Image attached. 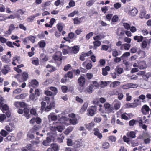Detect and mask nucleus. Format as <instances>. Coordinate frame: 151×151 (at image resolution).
Masks as SVG:
<instances>
[{"label":"nucleus","instance_id":"nucleus-1","mask_svg":"<svg viewBox=\"0 0 151 151\" xmlns=\"http://www.w3.org/2000/svg\"><path fill=\"white\" fill-rule=\"evenodd\" d=\"M79 49L80 47L78 45H75L71 47L68 46L63 49L62 52L64 55L67 54H76L78 52Z\"/></svg>","mask_w":151,"mask_h":151},{"label":"nucleus","instance_id":"nucleus-2","mask_svg":"<svg viewBox=\"0 0 151 151\" xmlns=\"http://www.w3.org/2000/svg\"><path fill=\"white\" fill-rule=\"evenodd\" d=\"M29 109L27 107L24 108L23 109L19 108L17 110V113L21 114L24 113V116L27 119H29L31 117L30 115L29 114Z\"/></svg>","mask_w":151,"mask_h":151},{"label":"nucleus","instance_id":"nucleus-3","mask_svg":"<svg viewBox=\"0 0 151 151\" xmlns=\"http://www.w3.org/2000/svg\"><path fill=\"white\" fill-rule=\"evenodd\" d=\"M95 85H119L120 83L119 81H115L113 82H112L111 81H101V83L99 84L97 83V82L96 81H93L92 82Z\"/></svg>","mask_w":151,"mask_h":151},{"label":"nucleus","instance_id":"nucleus-4","mask_svg":"<svg viewBox=\"0 0 151 151\" xmlns=\"http://www.w3.org/2000/svg\"><path fill=\"white\" fill-rule=\"evenodd\" d=\"M97 108L95 106H91L88 108L87 110V114L88 116H92L96 113Z\"/></svg>","mask_w":151,"mask_h":151},{"label":"nucleus","instance_id":"nucleus-5","mask_svg":"<svg viewBox=\"0 0 151 151\" xmlns=\"http://www.w3.org/2000/svg\"><path fill=\"white\" fill-rule=\"evenodd\" d=\"M45 99L46 101L47 104H49V105L52 108V109H54L55 107V104L54 100V97H52V100L50 101V98L48 97H45Z\"/></svg>","mask_w":151,"mask_h":151},{"label":"nucleus","instance_id":"nucleus-6","mask_svg":"<svg viewBox=\"0 0 151 151\" xmlns=\"http://www.w3.org/2000/svg\"><path fill=\"white\" fill-rule=\"evenodd\" d=\"M28 76V74L25 72H24L22 74L21 78H22V80L20 81L19 79L18 80L19 82H23V83L21 84V85H26V83L23 82V81L27 80V78Z\"/></svg>","mask_w":151,"mask_h":151},{"label":"nucleus","instance_id":"nucleus-7","mask_svg":"<svg viewBox=\"0 0 151 151\" xmlns=\"http://www.w3.org/2000/svg\"><path fill=\"white\" fill-rule=\"evenodd\" d=\"M54 59L55 60L61 61L62 60L61 52L59 51L57 52L54 55Z\"/></svg>","mask_w":151,"mask_h":151},{"label":"nucleus","instance_id":"nucleus-8","mask_svg":"<svg viewBox=\"0 0 151 151\" xmlns=\"http://www.w3.org/2000/svg\"><path fill=\"white\" fill-rule=\"evenodd\" d=\"M14 127V124L12 123H10L9 125H7L5 126V128L7 131L11 132L13 130Z\"/></svg>","mask_w":151,"mask_h":151},{"label":"nucleus","instance_id":"nucleus-9","mask_svg":"<svg viewBox=\"0 0 151 151\" xmlns=\"http://www.w3.org/2000/svg\"><path fill=\"white\" fill-rule=\"evenodd\" d=\"M62 91L64 93H65L68 91H72L73 90V88L72 87L69 88L65 86H62L61 87Z\"/></svg>","mask_w":151,"mask_h":151},{"label":"nucleus","instance_id":"nucleus-10","mask_svg":"<svg viewBox=\"0 0 151 151\" xmlns=\"http://www.w3.org/2000/svg\"><path fill=\"white\" fill-rule=\"evenodd\" d=\"M141 110L142 113L144 114H146L147 113H148L150 108L148 106L146 105H144L142 107Z\"/></svg>","mask_w":151,"mask_h":151},{"label":"nucleus","instance_id":"nucleus-11","mask_svg":"<svg viewBox=\"0 0 151 151\" xmlns=\"http://www.w3.org/2000/svg\"><path fill=\"white\" fill-rule=\"evenodd\" d=\"M40 128V127L39 125H35L33 126L32 127L30 130V132L32 133H34Z\"/></svg>","mask_w":151,"mask_h":151},{"label":"nucleus","instance_id":"nucleus-12","mask_svg":"<svg viewBox=\"0 0 151 151\" xmlns=\"http://www.w3.org/2000/svg\"><path fill=\"white\" fill-rule=\"evenodd\" d=\"M138 10L137 9L134 8L132 10H129V14L132 16H135L138 13Z\"/></svg>","mask_w":151,"mask_h":151},{"label":"nucleus","instance_id":"nucleus-13","mask_svg":"<svg viewBox=\"0 0 151 151\" xmlns=\"http://www.w3.org/2000/svg\"><path fill=\"white\" fill-rule=\"evenodd\" d=\"M94 134L97 136L98 138L101 139L102 137V134L99 132V130L98 129H94Z\"/></svg>","mask_w":151,"mask_h":151},{"label":"nucleus","instance_id":"nucleus-14","mask_svg":"<svg viewBox=\"0 0 151 151\" xmlns=\"http://www.w3.org/2000/svg\"><path fill=\"white\" fill-rule=\"evenodd\" d=\"M0 109L3 111H6L8 110L9 108L6 104L0 102Z\"/></svg>","mask_w":151,"mask_h":151},{"label":"nucleus","instance_id":"nucleus-15","mask_svg":"<svg viewBox=\"0 0 151 151\" xmlns=\"http://www.w3.org/2000/svg\"><path fill=\"white\" fill-rule=\"evenodd\" d=\"M94 86L96 87H97V86ZM94 86H89L87 87L86 88V91H85V92L88 93H92L93 91V88Z\"/></svg>","mask_w":151,"mask_h":151},{"label":"nucleus","instance_id":"nucleus-16","mask_svg":"<svg viewBox=\"0 0 151 151\" xmlns=\"http://www.w3.org/2000/svg\"><path fill=\"white\" fill-rule=\"evenodd\" d=\"M88 103L86 102H85L82 106L81 108V109L80 110V112L81 113H83L87 109L88 107Z\"/></svg>","mask_w":151,"mask_h":151},{"label":"nucleus","instance_id":"nucleus-17","mask_svg":"<svg viewBox=\"0 0 151 151\" xmlns=\"http://www.w3.org/2000/svg\"><path fill=\"white\" fill-rule=\"evenodd\" d=\"M24 11H23L22 10L20 9L18 10L16 13L15 14V15L16 17L19 18L20 16L22 15L24 13Z\"/></svg>","mask_w":151,"mask_h":151},{"label":"nucleus","instance_id":"nucleus-18","mask_svg":"<svg viewBox=\"0 0 151 151\" xmlns=\"http://www.w3.org/2000/svg\"><path fill=\"white\" fill-rule=\"evenodd\" d=\"M127 136L128 137L134 138L136 137V133L134 131H130L127 133Z\"/></svg>","mask_w":151,"mask_h":151},{"label":"nucleus","instance_id":"nucleus-19","mask_svg":"<svg viewBox=\"0 0 151 151\" xmlns=\"http://www.w3.org/2000/svg\"><path fill=\"white\" fill-rule=\"evenodd\" d=\"M110 69L109 67L106 66L105 68H102V74L103 75L105 76L108 74V71H109Z\"/></svg>","mask_w":151,"mask_h":151},{"label":"nucleus","instance_id":"nucleus-20","mask_svg":"<svg viewBox=\"0 0 151 151\" xmlns=\"http://www.w3.org/2000/svg\"><path fill=\"white\" fill-rule=\"evenodd\" d=\"M142 9H141L140 12L139 14V17L141 18H143L145 17L146 13V12L145 8L142 6Z\"/></svg>","mask_w":151,"mask_h":151},{"label":"nucleus","instance_id":"nucleus-21","mask_svg":"<svg viewBox=\"0 0 151 151\" xmlns=\"http://www.w3.org/2000/svg\"><path fill=\"white\" fill-rule=\"evenodd\" d=\"M104 107H105V110H108L109 112H111L112 111V109L110 106V105L109 103L105 104L104 105Z\"/></svg>","mask_w":151,"mask_h":151},{"label":"nucleus","instance_id":"nucleus-22","mask_svg":"<svg viewBox=\"0 0 151 151\" xmlns=\"http://www.w3.org/2000/svg\"><path fill=\"white\" fill-rule=\"evenodd\" d=\"M105 35L104 34H99L98 35L93 37V39L95 40H101L104 38Z\"/></svg>","mask_w":151,"mask_h":151},{"label":"nucleus","instance_id":"nucleus-23","mask_svg":"<svg viewBox=\"0 0 151 151\" xmlns=\"http://www.w3.org/2000/svg\"><path fill=\"white\" fill-rule=\"evenodd\" d=\"M143 39V37L142 36H135L134 37V39L135 40H137V42H141Z\"/></svg>","mask_w":151,"mask_h":151},{"label":"nucleus","instance_id":"nucleus-24","mask_svg":"<svg viewBox=\"0 0 151 151\" xmlns=\"http://www.w3.org/2000/svg\"><path fill=\"white\" fill-rule=\"evenodd\" d=\"M85 82V79L83 77L81 76L78 78V82L80 85H84Z\"/></svg>","mask_w":151,"mask_h":151},{"label":"nucleus","instance_id":"nucleus-25","mask_svg":"<svg viewBox=\"0 0 151 151\" xmlns=\"http://www.w3.org/2000/svg\"><path fill=\"white\" fill-rule=\"evenodd\" d=\"M51 148L52 149L53 151H58L59 150V147L56 144H52L51 145Z\"/></svg>","mask_w":151,"mask_h":151},{"label":"nucleus","instance_id":"nucleus-26","mask_svg":"<svg viewBox=\"0 0 151 151\" xmlns=\"http://www.w3.org/2000/svg\"><path fill=\"white\" fill-rule=\"evenodd\" d=\"M93 43L94 45V48L95 49H96L97 47L100 46L101 44V42L98 40H96L95 41L93 42Z\"/></svg>","mask_w":151,"mask_h":151},{"label":"nucleus","instance_id":"nucleus-27","mask_svg":"<svg viewBox=\"0 0 151 151\" xmlns=\"http://www.w3.org/2000/svg\"><path fill=\"white\" fill-rule=\"evenodd\" d=\"M27 96L25 93L21 94L16 96L15 98L18 99H24Z\"/></svg>","mask_w":151,"mask_h":151},{"label":"nucleus","instance_id":"nucleus-28","mask_svg":"<svg viewBox=\"0 0 151 151\" xmlns=\"http://www.w3.org/2000/svg\"><path fill=\"white\" fill-rule=\"evenodd\" d=\"M143 78L145 81H147L149 77H151V73L149 72L142 76Z\"/></svg>","mask_w":151,"mask_h":151},{"label":"nucleus","instance_id":"nucleus-29","mask_svg":"<svg viewBox=\"0 0 151 151\" xmlns=\"http://www.w3.org/2000/svg\"><path fill=\"white\" fill-rule=\"evenodd\" d=\"M46 68L48 69V70L50 72H53L55 70V67L49 64L46 66Z\"/></svg>","mask_w":151,"mask_h":151},{"label":"nucleus","instance_id":"nucleus-30","mask_svg":"<svg viewBox=\"0 0 151 151\" xmlns=\"http://www.w3.org/2000/svg\"><path fill=\"white\" fill-rule=\"evenodd\" d=\"M69 121L70 124L73 125H76L78 123L76 118L70 119L69 120Z\"/></svg>","mask_w":151,"mask_h":151},{"label":"nucleus","instance_id":"nucleus-31","mask_svg":"<svg viewBox=\"0 0 151 151\" xmlns=\"http://www.w3.org/2000/svg\"><path fill=\"white\" fill-rule=\"evenodd\" d=\"M84 19L83 17H81L79 19H78V18L74 19V24H79L82 22V21H81V19Z\"/></svg>","mask_w":151,"mask_h":151},{"label":"nucleus","instance_id":"nucleus-32","mask_svg":"<svg viewBox=\"0 0 151 151\" xmlns=\"http://www.w3.org/2000/svg\"><path fill=\"white\" fill-rule=\"evenodd\" d=\"M81 142L79 141H76L74 142L73 147L75 148H78L81 146Z\"/></svg>","mask_w":151,"mask_h":151},{"label":"nucleus","instance_id":"nucleus-33","mask_svg":"<svg viewBox=\"0 0 151 151\" xmlns=\"http://www.w3.org/2000/svg\"><path fill=\"white\" fill-rule=\"evenodd\" d=\"M65 76L67 78L72 79L73 77V74L71 71H68L67 73L65 75Z\"/></svg>","mask_w":151,"mask_h":151},{"label":"nucleus","instance_id":"nucleus-34","mask_svg":"<svg viewBox=\"0 0 151 151\" xmlns=\"http://www.w3.org/2000/svg\"><path fill=\"white\" fill-rule=\"evenodd\" d=\"M94 124L92 122L89 123L88 124L86 125V128L89 130H90L94 126Z\"/></svg>","mask_w":151,"mask_h":151},{"label":"nucleus","instance_id":"nucleus-35","mask_svg":"<svg viewBox=\"0 0 151 151\" xmlns=\"http://www.w3.org/2000/svg\"><path fill=\"white\" fill-rule=\"evenodd\" d=\"M109 146V144L107 142H104L102 144V147L104 149H108Z\"/></svg>","mask_w":151,"mask_h":151},{"label":"nucleus","instance_id":"nucleus-36","mask_svg":"<svg viewBox=\"0 0 151 151\" xmlns=\"http://www.w3.org/2000/svg\"><path fill=\"white\" fill-rule=\"evenodd\" d=\"M118 17L116 15H115L112 17L111 20V24H113V22H117L118 20Z\"/></svg>","mask_w":151,"mask_h":151},{"label":"nucleus","instance_id":"nucleus-37","mask_svg":"<svg viewBox=\"0 0 151 151\" xmlns=\"http://www.w3.org/2000/svg\"><path fill=\"white\" fill-rule=\"evenodd\" d=\"M0 134L4 137H5L8 135V133L5 130L2 129L0 132Z\"/></svg>","mask_w":151,"mask_h":151},{"label":"nucleus","instance_id":"nucleus-38","mask_svg":"<svg viewBox=\"0 0 151 151\" xmlns=\"http://www.w3.org/2000/svg\"><path fill=\"white\" fill-rule=\"evenodd\" d=\"M38 44L39 45V47L40 48H43L45 46V42L43 40H41L38 43Z\"/></svg>","mask_w":151,"mask_h":151},{"label":"nucleus","instance_id":"nucleus-39","mask_svg":"<svg viewBox=\"0 0 151 151\" xmlns=\"http://www.w3.org/2000/svg\"><path fill=\"white\" fill-rule=\"evenodd\" d=\"M127 114L126 113H124L121 114V118L122 119H124L126 120H128L129 119L127 116L126 114Z\"/></svg>","mask_w":151,"mask_h":151},{"label":"nucleus","instance_id":"nucleus-40","mask_svg":"<svg viewBox=\"0 0 151 151\" xmlns=\"http://www.w3.org/2000/svg\"><path fill=\"white\" fill-rule=\"evenodd\" d=\"M116 140V138L114 136H110L109 137L108 140L111 141L112 142H115Z\"/></svg>","mask_w":151,"mask_h":151},{"label":"nucleus","instance_id":"nucleus-41","mask_svg":"<svg viewBox=\"0 0 151 151\" xmlns=\"http://www.w3.org/2000/svg\"><path fill=\"white\" fill-rule=\"evenodd\" d=\"M117 35L118 36H123L124 35V32L122 30L118 29Z\"/></svg>","mask_w":151,"mask_h":151},{"label":"nucleus","instance_id":"nucleus-42","mask_svg":"<svg viewBox=\"0 0 151 151\" xmlns=\"http://www.w3.org/2000/svg\"><path fill=\"white\" fill-rule=\"evenodd\" d=\"M95 2V1L94 0H90L87 2L86 4L87 6L90 7Z\"/></svg>","mask_w":151,"mask_h":151},{"label":"nucleus","instance_id":"nucleus-43","mask_svg":"<svg viewBox=\"0 0 151 151\" xmlns=\"http://www.w3.org/2000/svg\"><path fill=\"white\" fill-rule=\"evenodd\" d=\"M137 121V120L134 119H132L129 122V125L130 126H133L135 124Z\"/></svg>","mask_w":151,"mask_h":151},{"label":"nucleus","instance_id":"nucleus-44","mask_svg":"<svg viewBox=\"0 0 151 151\" xmlns=\"http://www.w3.org/2000/svg\"><path fill=\"white\" fill-rule=\"evenodd\" d=\"M50 89L54 92L53 94L54 95H55L58 92L57 88L54 87H50Z\"/></svg>","mask_w":151,"mask_h":151},{"label":"nucleus","instance_id":"nucleus-45","mask_svg":"<svg viewBox=\"0 0 151 151\" xmlns=\"http://www.w3.org/2000/svg\"><path fill=\"white\" fill-rule=\"evenodd\" d=\"M6 116L4 114H0V122H2L6 119Z\"/></svg>","mask_w":151,"mask_h":151},{"label":"nucleus","instance_id":"nucleus-46","mask_svg":"<svg viewBox=\"0 0 151 151\" xmlns=\"http://www.w3.org/2000/svg\"><path fill=\"white\" fill-rule=\"evenodd\" d=\"M49 117L50 118V119L52 121H55L57 120V116L52 114H50L49 116Z\"/></svg>","mask_w":151,"mask_h":151},{"label":"nucleus","instance_id":"nucleus-47","mask_svg":"<svg viewBox=\"0 0 151 151\" xmlns=\"http://www.w3.org/2000/svg\"><path fill=\"white\" fill-rule=\"evenodd\" d=\"M41 107L40 110L41 111H43L45 110V106H46V103L45 102L42 101L41 102Z\"/></svg>","mask_w":151,"mask_h":151},{"label":"nucleus","instance_id":"nucleus-48","mask_svg":"<svg viewBox=\"0 0 151 151\" xmlns=\"http://www.w3.org/2000/svg\"><path fill=\"white\" fill-rule=\"evenodd\" d=\"M85 86H80L79 87V90L80 92H82L83 91L85 92L86 91V88Z\"/></svg>","mask_w":151,"mask_h":151},{"label":"nucleus","instance_id":"nucleus-49","mask_svg":"<svg viewBox=\"0 0 151 151\" xmlns=\"http://www.w3.org/2000/svg\"><path fill=\"white\" fill-rule=\"evenodd\" d=\"M67 144L68 146H72L73 145V141L70 139H67Z\"/></svg>","mask_w":151,"mask_h":151},{"label":"nucleus","instance_id":"nucleus-50","mask_svg":"<svg viewBox=\"0 0 151 151\" xmlns=\"http://www.w3.org/2000/svg\"><path fill=\"white\" fill-rule=\"evenodd\" d=\"M57 27L58 30L60 32H61L63 30V27L62 24L58 23L57 24Z\"/></svg>","mask_w":151,"mask_h":151},{"label":"nucleus","instance_id":"nucleus-51","mask_svg":"<svg viewBox=\"0 0 151 151\" xmlns=\"http://www.w3.org/2000/svg\"><path fill=\"white\" fill-rule=\"evenodd\" d=\"M28 106V105L25 102H20V107L21 108H25Z\"/></svg>","mask_w":151,"mask_h":151},{"label":"nucleus","instance_id":"nucleus-52","mask_svg":"<svg viewBox=\"0 0 151 151\" xmlns=\"http://www.w3.org/2000/svg\"><path fill=\"white\" fill-rule=\"evenodd\" d=\"M7 19L6 17L2 14H0V21H5Z\"/></svg>","mask_w":151,"mask_h":151},{"label":"nucleus","instance_id":"nucleus-53","mask_svg":"<svg viewBox=\"0 0 151 151\" xmlns=\"http://www.w3.org/2000/svg\"><path fill=\"white\" fill-rule=\"evenodd\" d=\"M30 83V85H37L38 84V82L36 80L33 79L31 81V82H29Z\"/></svg>","mask_w":151,"mask_h":151},{"label":"nucleus","instance_id":"nucleus-54","mask_svg":"<svg viewBox=\"0 0 151 151\" xmlns=\"http://www.w3.org/2000/svg\"><path fill=\"white\" fill-rule=\"evenodd\" d=\"M35 122L37 124H40L42 122V119L39 117H37L35 118Z\"/></svg>","mask_w":151,"mask_h":151},{"label":"nucleus","instance_id":"nucleus-55","mask_svg":"<svg viewBox=\"0 0 151 151\" xmlns=\"http://www.w3.org/2000/svg\"><path fill=\"white\" fill-rule=\"evenodd\" d=\"M112 55L114 57H116L119 55L118 52L116 50L114 49L112 50Z\"/></svg>","mask_w":151,"mask_h":151},{"label":"nucleus","instance_id":"nucleus-56","mask_svg":"<svg viewBox=\"0 0 151 151\" xmlns=\"http://www.w3.org/2000/svg\"><path fill=\"white\" fill-rule=\"evenodd\" d=\"M55 130H57L59 132H61L63 130V129L60 126H58L55 127Z\"/></svg>","mask_w":151,"mask_h":151},{"label":"nucleus","instance_id":"nucleus-57","mask_svg":"<svg viewBox=\"0 0 151 151\" xmlns=\"http://www.w3.org/2000/svg\"><path fill=\"white\" fill-rule=\"evenodd\" d=\"M130 55V53L129 52H127L124 53L121 56V58H122V59L123 60V58L129 56Z\"/></svg>","mask_w":151,"mask_h":151},{"label":"nucleus","instance_id":"nucleus-58","mask_svg":"<svg viewBox=\"0 0 151 151\" xmlns=\"http://www.w3.org/2000/svg\"><path fill=\"white\" fill-rule=\"evenodd\" d=\"M76 99L78 102L79 103L81 104L82 103L83 101V100L78 96H76Z\"/></svg>","mask_w":151,"mask_h":151},{"label":"nucleus","instance_id":"nucleus-59","mask_svg":"<svg viewBox=\"0 0 151 151\" xmlns=\"http://www.w3.org/2000/svg\"><path fill=\"white\" fill-rule=\"evenodd\" d=\"M44 93L47 96H51L54 95L53 94V93L48 90L46 91Z\"/></svg>","mask_w":151,"mask_h":151},{"label":"nucleus","instance_id":"nucleus-60","mask_svg":"<svg viewBox=\"0 0 151 151\" xmlns=\"http://www.w3.org/2000/svg\"><path fill=\"white\" fill-rule=\"evenodd\" d=\"M28 40H30L32 43H34L35 41V37L33 36H31L28 37Z\"/></svg>","mask_w":151,"mask_h":151},{"label":"nucleus","instance_id":"nucleus-61","mask_svg":"<svg viewBox=\"0 0 151 151\" xmlns=\"http://www.w3.org/2000/svg\"><path fill=\"white\" fill-rule=\"evenodd\" d=\"M30 113L33 115H35L37 114L36 110L35 108L31 109L30 111Z\"/></svg>","mask_w":151,"mask_h":151},{"label":"nucleus","instance_id":"nucleus-62","mask_svg":"<svg viewBox=\"0 0 151 151\" xmlns=\"http://www.w3.org/2000/svg\"><path fill=\"white\" fill-rule=\"evenodd\" d=\"M123 26L127 29H129L130 27V25L127 23H123Z\"/></svg>","mask_w":151,"mask_h":151},{"label":"nucleus","instance_id":"nucleus-63","mask_svg":"<svg viewBox=\"0 0 151 151\" xmlns=\"http://www.w3.org/2000/svg\"><path fill=\"white\" fill-rule=\"evenodd\" d=\"M137 50V48L136 47H134L130 49V51L131 53H136Z\"/></svg>","mask_w":151,"mask_h":151},{"label":"nucleus","instance_id":"nucleus-64","mask_svg":"<svg viewBox=\"0 0 151 151\" xmlns=\"http://www.w3.org/2000/svg\"><path fill=\"white\" fill-rule=\"evenodd\" d=\"M116 70H117V73L119 74H121L123 71V70L122 68L118 67H116Z\"/></svg>","mask_w":151,"mask_h":151}]
</instances>
